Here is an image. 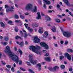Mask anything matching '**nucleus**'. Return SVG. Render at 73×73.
Listing matches in <instances>:
<instances>
[{
  "label": "nucleus",
  "mask_w": 73,
  "mask_h": 73,
  "mask_svg": "<svg viewBox=\"0 0 73 73\" xmlns=\"http://www.w3.org/2000/svg\"><path fill=\"white\" fill-rule=\"evenodd\" d=\"M5 53H7L8 54H9V56L11 57V59L13 61L16 62L17 64H18V63L19 65H22V61L21 60H19V57L16 55H13V52H11L10 49V47L9 46H7L6 47V49L5 50Z\"/></svg>",
  "instance_id": "obj_1"
},
{
  "label": "nucleus",
  "mask_w": 73,
  "mask_h": 73,
  "mask_svg": "<svg viewBox=\"0 0 73 73\" xmlns=\"http://www.w3.org/2000/svg\"><path fill=\"white\" fill-rule=\"evenodd\" d=\"M29 49L32 50L33 52H35L38 54L41 55V51L38 50L40 49V47L38 46H37L36 47L34 46H29Z\"/></svg>",
  "instance_id": "obj_2"
},
{
  "label": "nucleus",
  "mask_w": 73,
  "mask_h": 73,
  "mask_svg": "<svg viewBox=\"0 0 73 73\" xmlns=\"http://www.w3.org/2000/svg\"><path fill=\"white\" fill-rule=\"evenodd\" d=\"M48 68L50 71L52 72H56V69L58 70L59 69V67L56 66L53 68L51 67H48Z\"/></svg>",
  "instance_id": "obj_3"
},
{
  "label": "nucleus",
  "mask_w": 73,
  "mask_h": 73,
  "mask_svg": "<svg viewBox=\"0 0 73 73\" xmlns=\"http://www.w3.org/2000/svg\"><path fill=\"white\" fill-rule=\"evenodd\" d=\"M29 61H30L32 64H33V65L36 64V63H37V60H33V55L32 54H29Z\"/></svg>",
  "instance_id": "obj_4"
},
{
  "label": "nucleus",
  "mask_w": 73,
  "mask_h": 73,
  "mask_svg": "<svg viewBox=\"0 0 73 73\" xmlns=\"http://www.w3.org/2000/svg\"><path fill=\"white\" fill-rule=\"evenodd\" d=\"M5 8L6 9V12H8L9 11H13V10H12V9H14V7L13 6H11V8H10L9 6L8 5H6L5 6Z\"/></svg>",
  "instance_id": "obj_5"
},
{
  "label": "nucleus",
  "mask_w": 73,
  "mask_h": 73,
  "mask_svg": "<svg viewBox=\"0 0 73 73\" xmlns=\"http://www.w3.org/2000/svg\"><path fill=\"white\" fill-rule=\"evenodd\" d=\"M63 35L66 37H70V36H72V33L70 32H64L63 33Z\"/></svg>",
  "instance_id": "obj_6"
},
{
  "label": "nucleus",
  "mask_w": 73,
  "mask_h": 73,
  "mask_svg": "<svg viewBox=\"0 0 73 73\" xmlns=\"http://www.w3.org/2000/svg\"><path fill=\"white\" fill-rule=\"evenodd\" d=\"M40 45H41L42 46L44 47L46 49H48L49 48V46L48 45V44L46 43L45 42H41L40 43Z\"/></svg>",
  "instance_id": "obj_7"
},
{
  "label": "nucleus",
  "mask_w": 73,
  "mask_h": 73,
  "mask_svg": "<svg viewBox=\"0 0 73 73\" xmlns=\"http://www.w3.org/2000/svg\"><path fill=\"white\" fill-rule=\"evenodd\" d=\"M33 40L34 42L37 44H38L40 42V39L37 36L35 37Z\"/></svg>",
  "instance_id": "obj_8"
},
{
  "label": "nucleus",
  "mask_w": 73,
  "mask_h": 73,
  "mask_svg": "<svg viewBox=\"0 0 73 73\" xmlns=\"http://www.w3.org/2000/svg\"><path fill=\"white\" fill-rule=\"evenodd\" d=\"M32 9V6L31 4H27L25 7L26 10H29V9Z\"/></svg>",
  "instance_id": "obj_9"
},
{
  "label": "nucleus",
  "mask_w": 73,
  "mask_h": 73,
  "mask_svg": "<svg viewBox=\"0 0 73 73\" xmlns=\"http://www.w3.org/2000/svg\"><path fill=\"white\" fill-rule=\"evenodd\" d=\"M24 25H25L26 28V29H27L29 31L30 33L33 32V29H31L29 27L28 28V24L25 23Z\"/></svg>",
  "instance_id": "obj_10"
},
{
  "label": "nucleus",
  "mask_w": 73,
  "mask_h": 73,
  "mask_svg": "<svg viewBox=\"0 0 73 73\" xmlns=\"http://www.w3.org/2000/svg\"><path fill=\"white\" fill-rule=\"evenodd\" d=\"M64 56L65 57H67V58L68 60H71V55L68 53H66L64 54Z\"/></svg>",
  "instance_id": "obj_11"
},
{
  "label": "nucleus",
  "mask_w": 73,
  "mask_h": 73,
  "mask_svg": "<svg viewBox=\"0 0 73 73\" xmlns=\"http://www.w3.org/2000/svg\"><path fill=\"white\" fill-rule=\"evenodd\" d=\"M41 16L40 13L38 12L37 13L36 19L37 20H39L40 19H41Z\"/></svg>",
  "instance_id": "obj_12"
},
{
  "label": "nucleus",
  "mask_w": 73,
  "mask_h": 73,
  "mask_svg": "<svg viewBox=\"0 0 73 73\" xmlns=\"http://www.w3.org/2000/svg\"><path fill=\"white\" fill-rule=\"evenodd\" d=\"M36 68H38V70H40L41 69V64L40 63H38L36 66Z\"/></svg>",
  "instance_id": "obj_13"
},
{
  "label": "nucleus",
  "mask_w": 73,
  "mask_h": 73,
  "mask_svg": "<svg viewBox=\"0 0 73 73\" xmlns=\"http://www.w3.org/2000/svg\"><path fill=\"white\" fill-rule=\"evenodd\" d=\"M34 9L32 10V12H33L36 13L37 12V7L36 6H34Z\"/></svg>",
  "instance_id": "obj_14"
},
{
  "label": "nucleus",
  "mask_w": 73,
  "mask_h": 73,
  "mask_svg": "<svg viewBox=\"0 0 73 73\" xmlns=\"http://www.w3.org/2000/svg\"><path fill=\"white\" fill-rule=\"evenodd\" d=\"M43 30V29H42V27H40L39 28V29L38 31V32L39 33H41V34H42V33H43V31L42 30Z\"/></svg>",
  "instance_id": "obj_15"
},
{
  "label": "nucleus",
  "mask_w": 73,
  "mask_h": 73,
  "mask_svg": "<svg viewBox=\"0 0 73 73\" xmlns=\"http://www.w3.org/2000/svg\"><path fill=\"white\" fill-rule=\"evenodd\" d=\"M45 60L46 61H48L49 62H50V61H51L50 58L49 57L45 58Z\"/></svg>",
  "instance_id": "obj_16"
},
{
  "label": "nucleus",
  "mask_w": 73,
  "mask_h": 73,
  "mask_svg": "<svg viewBox=\"0 0 73 73\" xmlns=\"http://www.w3.org/2000/svg\"><path fill=\"white\" fill-rule=\"evenodd\" d=\"M46 18H47L46 19L47 21H49L51 20V19L47 15L46 16Z\"/></svg>",
  "instance_id": "obj_17"
},
{
  "label": "nucleus",
  "mask_w": 73,
  "mask_h": 73,
  "mask_svg": "<svg viewBox=\"0 0 73 73\" xmlns=\"http://www.w3.org/2000/svg\"><path fill=\"white\" fill-rule=\"evenodd\" d=\"M64 2L65 3L68 5H69V2L68 1V0H63Z\"/></svg>",
  "instance_id": "obj_18"
},
{
  "label": "nucleus",
  "mask_w": 73,
  "mask_h": 73,
  "mask_svg": "<svg viewBox=\"0 0 73 73\" xmlns=\"http://www.w3.org/2000/svg\"><path fill=\"white\" fill-rule=\"evenodd\" d=\"M67 51L71 53H73V50L72 49L69 48L67 49Z\"/></svg>",
  "instance_id": "obj_19"
},
{
  "label": "nucleus",
  "mask_w": 73,
  "mask_h": 73,
  "mask_svg": "<svg viewBox=\"0 0 73 73\" xmlns=\"http://www.w3.org/2000/svg\"><path fill=\"white\" fill-rule=\"evenodd\" d=\"M1 27H2V28H5V25H4L3 22H2L1 23Z\"/></svg>",
  "instance_id": "obj_20"
},
{
  "label": "nucleus",
  "mask_w": 73,
  "mask_h": 73,
  "mask_svg": "<svg viewBox=\"0 0 73 73\" xmlns=\"http://www.w3.org/2000/svg\"><path fill=\"white\" fill-rule=\"evenodd\" d=\"M19 38H20L21 40H23V38H21L20 36H17L15 37V39L16 40H18Z\"/></svg>",
  "instance_id": "obj_21"
},
{
  "label": "nucleus",
  "mask_w": 73,
  "mask_h": 73,
  "mask_svg": "<svg viewBox=\"0 0 73 73\" xmlns=\"http://www.w3.org/2000/svg\"><path fill=\"white\" fill-rule=\"evenodd\" d=\"M53 32H55L56 31V27H54L51 29Z\"/></svg>",
  "instance_id": "obj_22"
},
{
  "label": "nucleus",
  "mask_w": 73,
  "mask_h": 73,
  "mask_svg": "<svg viewBox=\"0 0 73 73\" xmlns=\"http://www.w3.org/2000/svg\"><path fill=\"white\" fill-rule=\"evenodd\" d=\"M18 50L19 52L20 53V56L22 55V54H23V51H22V50H21L20 49H19Z\"/></svg>",
  "instance_id": "obj_23"
},
{
  "label": "nucleus",
  "mask_w": 73,
  "mask_h": 73,
  "mask_svg": "<svg viewBox=\"0 0 73 73\" xmlns=\"http://www.w3.org/2000/svg\"><path fill=\"white\" fill-rule=\"evenodd\" d=\"M14 17L16 19H18L19 18V15H18L15 14L14 15Z\"/></svg>",
  "instance_id": "obj_24"
},
{
  "label": "nucleus",
  "mask_w": 73,
  "mask_h": 73,
  "mask_svg": "<svg viewBox=\"0 0 73 73\" xmlns=\"http://www.w3.org/2000/svg\"><path fill=\"white\" fill-rule=\"evenodd\" d=\"M15 31L16 32H17L18 31H19V29L18 28V27H15Z\"/></svg>",
  "instance_id": "obj_25"
},
{
  "label": "nucleus",
  "mask_w": 73,
  "mask_h": 73,
  "mask_svg": "<svg viewBox=\"0 0 73 73\" xmlns=\"http://www.w3.org/2000/svg\"><path fill=\"white\" fill-rule=\"evenodd\" d=\"M45 3L46 4H48V5L50 4V1H48V0H47L46 1V2H45Z\"/></svg>",
  "instance_id": "obj_26"
},
{
  "label": "nucleus",
  "mask_w": 73,
  "mask_h": 73,
  "mask_svg": "<svg viewBox=\"0 0 73 73\" xmlns=\"http://www.w3.org/2000/svg\"><path fill=\"white\" fill-rule=\"evenodd\" d=\"M57 7L58 8V10H60V11H62V9L60 8V5H57Z\"/></svg>",
  "instance_id": "obj_27"
},
{
  "label": "nucleus",
  "mask_w": 73,
  "mask_h": 73,
  "mask_svg": "<svg viewBox=\"0 0 73 73\" xmlns=\"http://www.w3.org/2000/svg\"><path fill=\"white\" fill-rule=\"evenodd\" d=\"M64 56H60V60H62V59H64Z\"/></svg>",
  "instance_id": "obj_28"
},
{
  "label": "nucleus",
  "mask_w": 73,
  "mask_h": 73,
  "mask_svg": "<svg viewBox=\"0 0 73 73\" xmlns=\"http://www.w3.org/2000/svg\"><path fill=\"white\" fill-rule=\"evenodd\" d=\"M6 66L8 69H10L12 67V66H11L8 64H7Z\"/></svg>",
  "instance_id": "obj_29"
},
{
  "label": "nucleus",
  "mask_w": 73,
  "mask_h": 73,
  "mask_svg": "<svg viewBox=\"0 0 73 73\" xmlns=\"http://www.w3.org/2000/svg\"><path fill=\"white\" fill-rule=\"evenodd\" d=\"M5 41H7L9 40V38L7 36H5Z\"/></svg>",
  "instance_id": "obj_30"
},
{
  "label": "nucleus",
  "mask_w": 73,
  "mask_h": 73,
  "mask_svg": "<svg viewBox=\"0 0 73 73\" xmlns=\"http://www.w3.org/2000/svg\"><path fill=\"white\" fill-rule=\"evenodd\" d=\"M60 67L61 69H64L65 68V66L63 64L61 65L60 66Z\"/></svg>",
  "instance_id": "obj_31"
},
{
  "label": "nucleus",
  "mask_w": 73,
  "mask_h": 73,
  "mask_svg": "<svg viewBox=\"0 0 73 73\" xmlns=\"http://www.w3.org/2000/svg\"><path fill=\"white\" fill-rule=\"evenodd\" d=\"M5 70L6 71V72H7V73H10V69H8L7 68H6L5 69Z\"/></svg>",
  "instance_id": "obj_32"
},
{
  "label": "nucleus",
  "mask_w": 73,
  "mask_h": 73,
  "mask_svg": "<svg viewBox=\"0 0 73 73\" xmlns=\"http://www.w3.org/2000/svg\"><path fill=\"white\" fill-rule=\"evenodd\" d=\"M8 23L9 24H10L11 25H13V23H12V21H9Z\"/></svg>",
  "instance_id": "obj_33"
},
{
  "label": "nucleus",
  "mask_w": 73,
  "mask_h": 73,
  "mask_svg": "<svg viewBox=\"0 0 73 73\" xmlns=\"http://www.w3.org/2000/svg\"><path fill=\"white\" fill-rule=\"evenodd\" d=\"M44 34L46 36H48V31H46L44 32Z\"/></svg>",
  "instance_id": "obj_34"
},
{
  "label": "nucleus",
  "mask_w": 73,
  "mask_h": 73,
  "mask_svg": "<svg viewBox=\"0 0 73 73\" xmlns=\"http://www.w3.org/2000/svg\"><path fill=\"white\" fill-rule=\"evenodd\" d=\"M33 25H34V26L35 27H37L38 26V25L37 24H36L35 23H34Z\"/></svg>",
  "instance_id": "obj_35"
},
{
  "label": "nucleus",
  "mask_w": 73,
  "mask_h": 73,
  "mask_svg": "<svg viewBox=\"0 0 73 73\" xmlns=\"http://www.w3.org/2000/svg\"><path fill=\"white\" fill-rule=\"evenodd\" d=\"M20 17L22 19H25V17L22 15H20Z\"/></svg>",
  "instance_id": "obj_36"
},
{
  "label": "nucleus",
  "mask_w": 73,
  "mask_h": 73,
  "mask_svg": "<svg viewBox=\"0 0 73 73\" xmlns=\"http://www.w3.org/2000/svg\"><path fill=\"white\" fill-rule=\"evenodd\" d=\"M19 45H20L21 46H23L24 45V42H22L21 43H20Z\"/></svg>",
  "instance_id": "obj_37"
},
{
  "label": "nucleus",
  "mask_w": 73,
  "mask_h": 73,
  "mask_svg": "<svg viewBox=\"0 0 73 73\" xmlns=\"http://www.w3.org/2000/svg\"><path fill=\"white\" fill-rule=\"evenodd\" d=\"M55 21L57 23H60V20L58 19H55Z\"/></svg>",
  "instance_id": "obj_38"
},
{
  "label": "nucleus",
  "mask_w": 73,
  "mask_h": 73,
  "mask_svg": "<svg viewBox=\"0 0 73 73\" xmlns=\"http://www.w3.org/2000/svg\"><path fill=\"white\" fill-rule=\"evenodd\" d=\"M15 22V23H21V21L20 20H16Z\"/></svg>",
  "instance_id": "obj_39"
},
{
  "label": "nucleus",
  "mask_w": 73,
  "mask_h": 73,
  "mask_svg": "<svg viewBox=\"0 0 73 73\" xmlns=\"http://www.w3.org/2000/svg\"><path fill=\"white\" fill-rule=\"evenodd\" d=\"M27 65H28V66H31V64H31V62H27Z\"/></svg>",
  "instance_id": "obj_40"
},
{
  "label": "nucleus",
  "mask_w": 73,
  "mask_h": 73,
  "mask_svg": "<svg viewBox=\"0 0 73 73\" xmlns=\"http://www.w3.org/2000/svg\"><path fill=\"white\" fill-rule=\"evenodd\" d=\"M1 62L3 65H5L6 64L5 62H4L3 61H1Z\"/></svg>",
  "instance_id": "obj_41"
},
{
  "label": "nucleus",
  "mask_w": 73,
  "mask_h": 73,
  "mask_svg": "<svg viewBox=\"0 0 73 73\" xmlns=\"http://www.w3.org/2000/svg\"><path fill=\"white\" fill-rule=\"evenodd\" d=\"M8 44V43L7 42H5L3 44V45H7Z\"/></svg>",
  "instance_id": "obj_42"
},
{
  "label": "nucleus",
  "mask_w": 73,
  "mask_h": 73,
  "mask_svg": "<svg viewBox=\"0 0 73 73\" xmlns=\"http://www.w3.org/2000/svg\"><path fill=\"white\" fill-rule=\"evenodd\" d=\"M28 36V34L27 33H25V36H24V38H27V37Z\"/></svg>",
  "instance_id": "obj_43"
},
{
  "label": "nucleus",
  "mask_w": 73,
  "mask_h": 73,
  "mask_svg": "<svg viewBox=\"0 0 73 73\" xmlns=\"http://www.w3.org/2000/svg\"><path fill=\"white\" fill-rule=\"evenodd\" d=\"M29 72H31V73H35V72H33V70H32L31 69L29 70Z\"/></svg>",
  "instance_id": "obj_44"
},
{
  "label": "nucleus",
  "mask_w": 73,
  "mask_h": 73,
  "mask_svg": "<svg viewBox=\"0 0 73 73\" xmlns=\"http://www.w3.org/2000/svg\"><path fill=\"white\" fill-rule=\"evenodd\" d=\"M20 69H21V70H22V71H25V70L23 69V68H22V67H21L20 68Z\"/></svg>",
  "instance_id": "obj_45"
},
{
  "label": "nucleus",
  "mask_w": 73,
  "mask_h": 73,
  "mask_svg": "<svg viewBox=\"0 0 73 73\" xmlns=\"http://www.w3.org/2000/svg\"><path fill=\"white\" fill-rule=\"evenodd\" d=\"M43 7L45 9H46V4H44L43 5Z\"/></svg>",
  "instance_id": "obj_46"
},
{
  "label": "nucleus",
  "mask_w": 73,
  "mask_h": 73,
  "mask_svg": "<svg viewBox=\"0 0 73 73\" xmlns=\"http://www.w3.org/2000/svg\"><path fill=\"white\" fill-rule=\"evenodd\" d=\"M11 70L13 72H15V70H14V68L13 67H12Z\"/></svg>",
  "instance_id": "obj_47"
},
{
  "label": "nucleus",
  "mask_w": 73,
  "mask_h": 73,
  "mask_svg": "<svg viewBox=\"0 0 73 73\" xmlns=\"http://www.w3.org/2000/svg\"><path fill=\"white\" fill-rule=\"evenodd\" d=\"M68 13H69V14H70V15H71V16H72L73 15V14H72V12H71L70 11H68Z\"/></svg>",
  "instance_id": "obj_48"
},
{
  "label": "nucleus",
  "mask_w": 73,
  "mask_h": 73,
  "mask_svg": "<svg viewBox=\"0 0 73 73\" xmlns=\"http://www.w3.org/2000/svg\"><path fill=\"white\" fill-rule=\"evenodd\" d=\"M0 15L1 16H3L4 15V13L3 12H1L0 13Z\"/></svg>",
  "instance_id": "obj_49"
},
{
  "label": "nucleus",
  "mask_w": 73,
  "mask_h": 73,
  "mask_svg": "<svg viewBox=\"0 0 73 73\" xmlns=\"http://www.w3.org/2000/svg\"><path fill=\"white\" fill-rule=\"evenodd\" d=\"M46 57H47L48 56H49V54L48 53H47L45 55H44Z\"/></svg>",
  "instance_id": "obj_50"
},
{
  "label": "nucleus",
  "mask_w": 73,
  "mask_h": 73,
  "mask_svg": "<svg viewBox=\"0 0 73 73\" xmlns=\"http://www.w3.org/2000/svg\"><path fill=\"white\" fill-rule=\"evenodd\" d=\"M68 44V41H66L65 42V45H66Z\"/></svg>",
  "instance_id": "obj_51"
},
{
  "label": "nucleus",
  "mask_w": 73,
  "mask_h": 73,
  "mask_svg": "<svg viewBox=\"0 0 73 73\" xmlns=\"http://www.w3.org/2000/svg\"><path fill=\"white\" fill-rule=\"evenodd\" d=\"M41 15L42 16H45V15L44 14V13H41Z\"/></svg>",
  "instance_id": "obj_52"
},
{
  "label": "nucleus",
  "mask_w": 73,
  "mask_h": 73,
  "mask_svg": "<svg viewBox=\"0 0 73 73\" xmlns=\"http://www.w3.org/2000/svg\"><path fill=\"white\" fill-rule=\"evenodd\" d=\"M60 43L61 44H64V41L62 40L61 41Z\"/></svg>",
  "instance_id": "obj_53"
},
{
  "label": "nucleus",
  "mask_w": 73,
  "mask_h": 73,
  "mask_svg": "<svg viewBox=\"0 0 73 73\" xmlns=\"http://www.w3.org/2000/svg\"><path fill=\"white\" fill-rule=\"evenodd\" d=\"M39 4H41L42 3L41 2V1L40 0H39Z\"/></svg>",
  "instance_id": "obj_54"
},
{
  "label": "nucleus",
  "mask_w": 73,
  "mask_h": 73,
  "mask_svg": "<svg viewBox=\"0 0 73 73\" xmlns=\"http://www.w3.org/2000/svg\"><path fill=\"white\" fill-rule=\"evenodd\" d=\"M69 70L70 71V72H71V71H72V68H69Z\"/></svg>",
  "instance_id": "obj_55"
},
{
  "label": "nucleus",
  "mask_w": 73,
  "mask_h": 73,
  "mask_svg": "<svg viewBox=\"0 0 73 73\" xmlns=\"http://www.w3.org/2000/svg\"><path fill=\"white\" fill-rule=\"evenodd\" d=\"M16 64L15 63H14L13 64V66L14 68H16Z\"/></svg>",
  "instance_id": "obj_56"
},
{
  "label": "nucleus",
  "mask_w": 73,
  "mask_h": 73,
  "mask_svg": "<svg viewBox=\"0 0 73 73\" xmlns=\"http://www.w3.org/2000/svg\"><path fill=\"white\" fill-rule=\"evenodd\" d=\"M60 29L62 32H63V29H62V27L60 28Z\"/></svg>",
  "instance_id": "obj_57"
},
{
  "label": "nucleus",
  "mask_w": 73,
  "mask_h": 73,
  "mask_svg": "<svg viewBox=\"0 0 73 73\" xmlns=\"http://www.w3.org/2000/svg\"><path fill=\"white\" fill-rule=\"evenodd\" d=\"M48 12H49V13H52V11L51 10L48 11Z\"/></svg>",
  "instance_id": "obj_58"
},
{
  "label": "nucleus",
  "mask_w": 73,
  "mask_h": 73,
  "mask_svg": "<svg viewBox=\"0 0 73 73\" xmlns=\"http://www.w3.org/2000/svg\"><path fill=\"white\" fill-rule=\"evenodd\" d=\"M25 15H29V13H25Z\"/></svg>",
  "instance_id": "obj_59"
},
{
  "label": "nucleus",
  "mask_w": 73,
  "mask_h": 73,
  "mask_svg": "<svg viewBox=\"0 0 73 73\" xmlns=\"http://www.w3.org/2000/svg\"><path fill=\"white\" fill-rule=\"evenodd\" d=\"M42 36L44 38H46V37H47V36H46V37L44 35H42Z\"/></svg>",
  "instance_id": "obj_60"
},
{
  "label": "nucleus",
  "mask_w": 73,
  "mask_h": 73,
  "mask_svg": "<svg viewBox=\"0 0 73 73\" xmlns=\"http://www.w3.org/2000/svg\"><path fill=\"white\" fill-rule=\"evenodd\" d=\"M58 17H62L61 15H58Z\"/></svg>",
  "instance_id": "obj_61"
},
{
  "label": "nucleus",
  "mask_w": 73,
  "mask_h": 73,
  "mask_svg": "<svg viewBox=\"0 0 73 73\" xmlns=\"http://www.w3.org/2000/svg\"><path fill=\"white\" fill-rule=\"evenodd\" d=\"M43 50V53H45L46 52V51L45 50Z\"/></svg>",
  "instance_id": "obj_62"
},
{
  "label": "nucleus",
  "mask_w": 73,
  "mask_h": 73,
  "mask_svg": "<svg viewBox=\"0 0 73 73\" xmlns=\"http://www.w3.org/2000/svg\"><path fill=\"white\" fill-rule=\"evenodd\" d=\"M3 36L0 35V38H1V39H3Z\"/></svg>",
  "instance_id": "obj_63"
},
{
  "label": "nucleus",
  "mask_w": 73,
  "mask_h": 73,
  "mask_svg": "<svg viewBox=\"0 0 73 73\" xmlns=\"http://www.w3.org/2000/svg\"><path fill=\"white\" fill-rule=\"evenodd\" d=\"M64 62L65 64H67V62L66 61H64Z\"/></svg>",
  "instance_id": "obj_64"
}]
</instances>
